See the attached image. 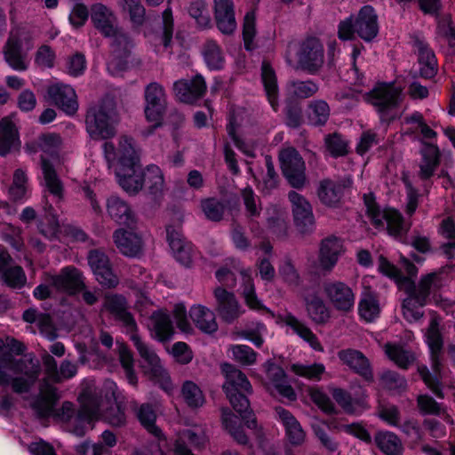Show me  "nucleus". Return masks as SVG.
<instances>
[{
  "instance_id": "nucleus-1",
  "label": "nucleus",
  "mask_w": 455,
  "mask_h": 455,
  "mask_svg": "<svg viewBox=\"0 0 455 455\" xmlns=\"http://www.w3.org/2000/svg\"><path fill=\"white\" fill-rule=\"evenodd\" d=\"M225 376L223 389L233 409L245 421L247 427L256 428V419L250 410L247 395L251 394L252 387L246 375L235 366L224 363L221 365Z\"/></svg>"
},
{
  "instance_id": "nucleus-2",
  "label": "nucleus",
  "mask_w": 455,
  "mask_h": 455,
  "mask_svg": "<svg viewBox=\"0 0 455 455\" xmlns=\"http://www.w3.org/2000/svg\"><path fill=\"white\" fill-rule=\"evenodd\" d=\"M39 375V366L32 360L15 359L11 354L0 358V385L12 383L14 392H28Z\"/></svg>"
},
{
  "instance_id": "nucleus-3",
  "label": "nucleus",
  "mask_w": 455,
  "mask_h": 455,
  "mask_svg": "<svg viewBox=\"0 0 455 455\" xmlns=\"http://www.w3.org/2000/svg\"><path fill=\"white\" fill-rule=\"evenodd\" d=\"M118 122L115 101L112 99H104L87 111L86 131L93 140H107L116 135Z\"/></svg>"
},
{
  "instance_id": "nucleus-4",
  "label": "nucleus",
  "mask_w": 455,
  "mask_h": 455,
  "mask_svg": "<svg viewBox=\"0 0 455 455\" xmlns=\"http://www.w3.org/2000/svg\"><path fill=\"white\" fill-rule=\"evenodd\" d=\"M378 32V17L370 5L363 6L356 17L350 16L338 26V36L344 41L353 40L357 34L363 40L370 42L377 36Z\"/></svg>"
},
{
  "instance_id": "nucleus-5",
  "label": "nucleus",
  "mask_w": 455,
  "mask_h": 455,
  "mask_svg": "<svg viewBox=\"0 0 455 455\" xmlns=\"http://www.w3.org/2000/svg\"><path fill=\"white\" fill-rule=\"evenodd\" d=\"M131 339L141 357V368L144 374L158 383L164 391L171 392L173 387L170 375L155 350L146 344L136 331L131 334Z\"/></svg>"
},
{
  "instance_id": "nucleus-6",
  "label": "nucleus",
  "mask_w": 455,
  "mask_h": 455,
  "mask_svg": "<svg viewBox=\"0 0 455 455\" xmlns=\"http://www.w3.org/2000/svg\"><path fill=\"white\" fill-rule=\"evenodd\" d=\"M366 212L376 228L385 229L390 235L402 237L409 229L402 214L395 209L380 210L375 201L374 196L363 195Z\"/></svg>"
},
{
  "instance_id": "nucleus-7",
  "label": "nucleus",
  "mask_w": 455,
  "mask_h": 455,
  "mask_svg": "<svg viewBox=\"0 0 455 455\" xmlns=\"http://www.w3.org/2000/svg\"><path fill=\"white\" fill-rule=\"evenodd\" d=\"M60 397L58 389L44 380L40 385L39 394L32 407L40 417L55 416L63 421H68L74 414V405L70 402H64L60 410L54 411Z\"/></svg>"
},
{
  "instance_id": "nucleus-8",
  "label": "nucleus",
  "mask_w": 455,
  "mask_h": 455,
  "mask_svg": "<svg viewBox=\"0 0 455 455\" xmlns=\"http://www.w3.org/2000/svg\"><path fill=\"white\" fill-rule=\"evenodd\" d=\"M299 67L311 74H316L324 63V48L319 38L309 36L302 40L298 48Z\"/></svg>"
},
{
  "instance_id": "nucleus-9",
  "label": "nucleus",
  "mask_w": 455,
  "mask_h": 455,
  "mask_svg": "<svg viewBox=\"0 0 455 455\" xmlns=\"http://www.w3.org/2000/svg\"><path fill=\"white\" fill-rule=\"evenodd\" d=\"M111 38L110 54L108 60V69L112 74L128 68L133 42L122 29H117Z\"/></svg>"
},
{
  "instance_id": "nucleus-10",
  "label": "nucleus",
  "mask_w": 455,
  "mask_h": 455,
  "mask_svg": "<svg viewBox=\"0 0 455 455\" xmlns=\"http://www.w3.org/2000/svg\"><path fill=\"white\" fill-rule=\"evenodd\" d=\"M103 148L109 167H128L140 164L133 140L128 136L120 137L116 148L111 142H106Z\"/></svg>"
},
{
  "instance_id": "nucleus-11",
  "label": "nucleus",
  "mask_w": 455,
  "mask_h": 455,
  "mask_svg": "<svg viewBox=\"0 0 455 455\" xmlns=\"http://www.w3.org/2000/svg\"><path fill=\"white\" fill-rule=\"evenodd\" d=\"M281 168L291 187L302 188L306 184L305 163L293 148H283L279 153Z\"/></svg>"
},
{
  "instance_id": "nucleus-12",
  "label": "nucleus",
  "mask_w": 455,
  "mask_h": 455,
  "mask_svg": "<svg viewBox=\"0 0 455 455\" xmlns=\"http://www.w3.org/2000/svg\"><path fill=\"white\" fill-rule=\"evenodd\" d=\"M145 116L154 127L160 125L166 108V95L158 83H150L145 88Z\"/></svg>"
},
{
  "instance_id": "nucleus-13",
  "label": "nucleus",
  "mask_w": 455,
  "mask_h": 455,
  "mask_svg": "<svg viewBox=\"0 0 455 455\" xmlns=\"http://www.w3.org/2000/svg\"><path fill=\"white\" fill-rule=\"evenodd\" d=\"M296 227L301 233H310L315 227L313 209L308 200L296 191L288 194Z\"/></svg>"
},
{
  "instance_id": "nucleus-14",
  "label": "nucleus",
  "mask_w": 455,
  "mask_h": 455,
  "mask_svg": "<svg viewBox=\"0 0 455 455\" xmlns=\"http://www.w3.org/2000/svg\"><path fill=\"white\" fill-rule=\"evenodd\" d=\"M45 281L55 291L76 294L84 287L82 273L73 266L63 267L58 275H45Z\"/></svg>"
},
{
  "instance_id": "nucleus-15",
  "label": "nucleus",
  "mask_w": 455,
  "mask_h": 455,
  "mask_svg": "<svg viewBox=\"0 0 455 455\" xmlns=\"http://www.w3.org/2000/svg\"><path fill=\"white\" fill-rule=\"evenodd\" d=\"M402 283L404 284L403 290L408 295L416 296V300L419 306H424L432 291L438 290L442 286V278L440 272H431L422 275L418 286L415 285L411 278H403Z\"/></svg>"
},
{
  "instance_id": "nucleus-16",
  "label": "nucleus",
  "mask_w": 455,
  "mask_h": 455,
  "mask_svg": "<svg viewBox=\"0 0 455 455\" xmlns=\"http://www.w3.org/2000/svg\"><path fill=\"white\" fill-rule=\"evenodd\" d=\"M87 259L100 284L107 288H114L118 284L119 279L112 270L108 257L102 251H90Z\"/></svg>"
},
{
  "instance_id": "nucleus-17",
  "label": "nucleus",
  "mask_w": 455,
  "mask_h": 455,
  "mask_svg": "<svg viewBox=\"0 0 455 455\" xmlns=\"http://www.w3.org/2000/svg\"><path fill=\"white\" fill-rule=\"evenodd\" d=\"M401 89L389 84L376 86L368 94L365 100L370 102L379 113L396 107L401 100Z\"/></svg>"
},
{
  "instance_id": "nucleus-18",
  "label": "nucleus",
  "mask_w": 455,
  "mask_h": 455,
  "mask_svg": "<svg viewBox=\"0 0 455 455\" xmlns=\"http://www.w3.org/2000/svg\"><path fill=\"white\" fill-rule=\"evenodd\" d=\"M323 292L337 310L347 312L354 307L355 294L345 283L340 281L324 283Z\"/></svg>"
},
{
  "instance_id": "nucleus-19",
  "label": "nucleus",
  "mask_w": 455,
  "mask_h": 455,
  "mask_svg": "<svg viewBox=\"0 0 455 455\" xmlns=\"http://www.w3.org/2000/svg\"><path fill=\"white\" fill-rule=\"evenodd\" d=\"M21 37L22 34L20 31H12L3 47L4 60L16 71L27 70L29 63L26 53L21 49Z\"/></svg>"
},
{
  "instance_id": "nucleus-20",
  "label": "nucleus",
  "mask_w": 455,
  "mask_h": 455,
  "mask_svg": "<svg viewBox=\"0 0 455 455\" xmlns=\"http://www.w3.org/2000/svg\"><path fill=\"white\" fill-rule=\"evenodd\" d=\"M267 388L271 392H276L279 395L289 401L296 400V393L292 387L288 383L284 371L273 363H266Z\"/></svg>"
},
{
  "instance_id": "nucleus-21",
  "label": "nucleus",
  "mask_w": 455,
  "mask_h": 455,
  "mask_svg": "<svg viewBox=\"0 0 455 455\" xmlns=\"http://www.w3.org/2000/svg\"><path fill=\"white\" fill-rule=\"evenodd\" d=\"M48 100L68 115H74L78 108L75 90L63 84H54L47 89Z\"/></svg>"
},
{
  "instance_id": "nucleus-22",
  "label": "nucleus",
  "mask_w": 455,
  "mask_h": 455,
  "mask_svg": "<svg viewBox=\"0 0 455 455\" xmlns=\"http://www.w3.org/2000/svg\"><path fill=\"white\" fill-rule=\"evenodd\" d=\"M213 293L217 303L216 310L224 322L233 323L243 313L234 293L222 287H217Z\"/></svg>"
},
{
  "instance_id": "nucleus-23",
  "label": "nucleus",
  "mask_w": 455,
  "mask_h": 455,
  "mask_svg": "<svg viewBox=\"0 0 455 455\" xmlns=\"http://www.w3.org/2000/svg\"><path fill=\"white\" fill-rule=\"evenodd\" d=\"M208 442L204 428L200 426H194L183 430L175 443L174 455H194L187 447V443L195 449L204 448Z\"/></svg>"
},
{
  "instance_id": "nucleus-24",
  "label": "nucleus",
  "mask_w": 455,
  "mask_h": 455,
  "mask_svg": "<svg viewBox=\"0 0 455 455\" xmlns=\"http://www.w3.org/2000/svg\"><path fill=\"white\" fill-rule=\"evenodd\" d=\"M146 324L151 336L161 342L170 340L174 333L170 315L164 309L153 311Z\"/></svg>"
},
{
  "instance_id": "nucleus-25",
  "label": "nucleus",
  "mask_w": 455,
  "mask_h": 455,
  "mask_svg": "<svg viewBox=\"0 0 455 455\" xmlns=\"http://www.w3.org/2000/svg\"><path fill=\"white\" fill-rule=\"evenodd\" d=\"M113 241L118 251L125 256L137 257L142 252V238L132 228L130 229L120 228L115 230Z\"/></svg>"
},
{
  "instance_id": "nucleus-26",
  "label": "nucleus",
  "mask_w": 455,
  "mask_h": 455,
  "mask_svg": "<svg viewBox=\"0 0 455 455\" xmlns=\"http://www.w3.org/2000/svg\"><path fill=\"white\" fill-rule=\"evenodd\" d=\"M91 20L94 28L105 37L111 36L120 28L114 12L100 3L92 5Z\"/></svg>"
},
{
  "instance_id": "nucleus-27",
  "label": "nucleus",
  "mask_w": 455,
  "mask_h": 455,
  "mask_svg": "<svg viewBox=\"0 0 455 455\" xmlns=\"http://www.w3.org/2000/svg\"><path fill=\"white\" fill-rule=\"evenodd\" d=\"M213 4L218 29L224 35L233 34L237 27L233 0H213Z\"/></svg>"
},
{
  "instance_id": "nucleus-28",
  "label": "nucleus",
  "mask_w": 455,
  "mask_h": 455,
  "mask_svg": "<svg viewBox=\"0 0 455 455\" xmlns=\"http://www.w3.org/2000/svg\"><path fill=\"white\" fill-rule=\"evenodd\" d=\"M167 241L177 261L185 267H189L193 259V246L186 241L180 230L172 226L166 228Z\"/></svg>"
},
{
  "instance_id": "nucleus-29",
  "label": "nucleus",
  "mask_w": 455,
  "mask_h": 455,
  "mask_svg": "<svg viewBox=\"0 0 455 455\" xmlns=\"http://www.w3.org/2000/svg\"><path fill=\"white\" fill-rule=\"evenodd\" d=\"M338 357L343 364L362 376L364 379L368 381L373 379L370 362L361 351L352 348L343 349L338 353Z\"/></svg>"
},
{
  "instance_id": "nucleus-30",
  "label": "nucleus",
  "mask_w": 455,
  "mask_h": 455,
  "mask_svg": "<svg viewBox=\"0 0 455 455\" xmlns=\"http://www.w3.org/2000/svg\"><path fill=\"white\" fill-rule=\"evenodd\" d=\"M104 307L117 320L123 323L131 334L136 331L137 324L133 316L128 311L127 301L124 297L116 294L108 295L105 298Z\"/></svg>"
},
{
  "instance_id": "nucleus-31",
  "label": "nucleus",
  "mask_w": 455,
  "mask_h": 455,
  "mask_svg": "<svg viewBox=\"0 0 455 455\" xmlns=\"http://www.w3.org/2000/svg\"><path fill=\"white\" fill-rule=\"evenodd\" d=\"M176 97L182 102L192 103L202 97L206 84L201 76H196L192 80H180L173 85Z\"/></svg>"
},
{
  "instance_id": "nucleus-32",
  "label": "nucleus",
  "mask_w": 455,
  "mask_h": 455,
  "mask_svg": "<svg viewBox=\"0 0 455 455\" xmlns=\"http://www.w3.org/2000/svg\"><path fill=\"white\" fill-rule=\"evenodd\" d=\"M107 212L111 220L119 225L132 227L136 218L131 206L122 198L111 196L108 198Z\"/></svg>"
},
{
  "instance_id": "nucleus-33",
  "label": "nucleus",
  "mask_w": 455,
  "mask_h": 455,
  "mask_svg": "<svg viewBox=\"0 0 455 455\" xmlns=\"http://www.w3.org/2000/svg\"><path fill=\"white\" fill-rule=\"evenodd\" d=\"M279 323L289 326L294 333L306 341L312 349L323 352V347L319 341L316 335L303 322L298 319L291 313H287L278 316Z\"/></svg>"
},
{
  "instance_id": "nucleus-34",
  "label": "nucleus",
  "mask_w": 455,
  "mask_h": 455,
  "mask_svg": "<svg viewBox=\"0 0 455 455\" xmlns=\"http://www.w3.org/2000/svg\"><path fill=\"white\" fill-rule=\"evenodd\" d=\"M115 173L120 187L129 194H136L143 188L140 165L116 167Z\"/></svg>"
},
{
  "instance_id": "nucleus-35",
  "label": "nucleus",
  "mask_w": 455,
  "mask_h": 455,
  "mask_svg": "<svg viewBox=\"0 0 455 455\" xmlns=\"http://www.w3.org/2000/svg\"><path fill=\"white\" fill-rule=\"evenodd\" d=\"M343 251L342 242L337 237H327L322 241L319 252V263L323 270L330 272L337 264Z\"/></svg>"
},
{
  "instance_id": "nucleus-36",
  "label": "nucleus",
  "mask_w": 455,
  "mask_h": 455,
  "mask_svg": "<svg viewBox=\"0 0 455 455\" xmlns=\"http://www.w3.org/2000/svg\"><path fill=\"white\" fill-rule=\"evenodd\" d=\"M275 411L276 419L285 428L289 442L293 445H299L303 443L306 438V434L296 418L283 407H276Z\"/></svg>"
},
{
  "instance_id": "nucleus-37",
  "label": "nucleus",
  "mask_w": 455,
  "mask_h": 455,
  "mask_svg": "<svg viewBox=\"0 0 455 455\" xmlns=\"http://www.w3.org/2000/svg\"><path fill=\"white\" fill-rule=\"evenodd\" d=\"M302 298L307 315L314 323L322 324L329 321L331 317L330 310L316 292L303 293Z\"/></svg>"
},
{
  "instance_id": "nucleus-38",
  "label": "nucleus",
  "mask_w": 455,
  "mask_h": 455,
  "mask_svg": "<svg viewBox=\"0 0 455 455\" xmlns=\"http://www.w3.org/2000/svg\"><path fill=\"white\" fill-rule=\"evenodd\" d=\"M426 339L431 352L432 369L435 375H439L441 371L440 354L443 348V339L439 331V323L436 319L430 321Z\"/></svg>"
},
{
  "instance_id": "nucleus-39",
  "label": "nucleus",
  "mask_w": 455,
  "mask_h": 455,
  "mask_svg": "<svg viewBox=\"0 0 455 455\" xmlns=\"http://www.w3.org/2000/svg\"><path fill=\"white\" fill-rule=\"evenodd\" d=\"M421 156L419 176L422 180H427L433 176L435 169L439 165V148L432 143H424V147L421 149Z\"/></svg>"
},
{
  "instance_id": "nucleus-40",
  "label": "nucleus",
  "mask_w": 455,
  "mask_h": 455,
  "mask_svg": "<svg viewBox=\"0 0 455 455\" xmlns=\"http://www.w3.org/2000/svg\"><path fill=\"white\" fill-rule=\"evenodd\" d=\"M189 316L196 326L205 333H213L218 329L214 313L203 305L191 307Z\"/></svg>"
},
{
  "instance_id": "nucleus-41",
  "label": "nucleus",
  "mask_w": 455,
  "mask_h": 455,
  "mask_svg": "<svg viewBox=\"0 0 455 455\" xmlns=\"http://www.w3.org/2000/svg\"><path fill=\"white\" fill-rule=\"evenodd\" d=\"M81 408L78 412V419L83 422L90 423L100 414L101 398L90 391H84L79 396Z\"/></svg>"
},
{
  "instance_id": "nucleus-42",
  "label": "nucleus",
  "mask_w": 455,
  "mask_h": 455,
  "mask_svg": "<svg viewBox=\"0 0 455 455\" xmlns=\"http://www.w3.org/2000/svg\"><path fill=\"white\" fill-rule=\"evenodd\" d=\"M20 144L18 132L11 117L0 121V155L5 156Z\"/></svg>"
},
{
  "instance_id": "nucleus-43",
  "label": "nucleus",
  "mask_w": 455,
  "mask_h": 455,
  "mask_svg": "<svg viewBox=\"0 0 455 455\" xmlns=\"http://www.w3.org/2000/svg\"><path fill=\"white\" fill-rule=\"evenodd\" d=\"M261 79L267 100L275 111L278 108V84L274 68L264 60L261 65Z\"/></svg>"
},
{
  "instance_id": "nucleus-44",
  "label": "nucleus",
  "mask_w": 455,
  "mask_h": 455,
  "mask_svg": "<svg viewBox=\"0 0 455 455\" xmlns=\"http://www.w3.org/2000/svg\"><path fill=\"white\" fill-rule=\"evenodd\" d=\"M244 112L239 110L234 112L229 117V123L227 125V132L233 140L235 147L248 156H254V146L244 142L237 134V130L243 125V116Z\"/></svg>"
},
{
  "instance_id": "nucleus-45",
  "label": "nucleus",
  "mask_w": 455,
  "mask_h": 455,
  "mask_svg": "<svg viewBox=\"0 0 455 455\" xmlns=\"http://www.w3.org/2000/svg\"><path fill=\"white\" fill-rule=\"evenodd\" d=\"M331 394L333 399L347 413L361 414L369 407L364 399H353L344 389L334 388Z\"/></svg>"
},
{
  "instance_id": "nucleus-46",
  "label": "nucleus",
  "mask_w": 455,
  "mask_h": 455,
  "mask_svg": "<svg viewBox=\"0 0 455 455\" xmlns=\"http://www.w3.org/2000/svg\"><path fill=\"white\" fill-rule=\"evenodd\" d=\"M374 441L378 448L386 455H401L403 444L400 438L389 431L376 434Z\"/></svg>"
},
{
  "instance_id": "nucleus-47",
  "label": "nucleus",
  "mask_w": 455,
  "mask_h": 455,
  "mask_svg": "<svg viewBox=\"0 0 455 455\" xmlns=\"http://www.w3.org/2000/svg\"><path fill=\"white\" fill-rule=\"evenodd\" d=\"M143 187L146 186L152 195L162 194L164 187V177L162 170L155 164L148 165L142 172Z\"/></svg>"
},
{
  "instance_id": "nucleus-48",
  "label": "nucleus",
  "mask_w": 455,
  "mask_h": 455,
  "mask_svg": "<svg viewBox=\"0 0 455 455\" xmlns=\"http://www.w3.org/2000/svg\"><path fill=\"white\" fill-rule=\"evenodd\" d=\"M317 195L323 204L336 206L342 196V187L331 180H323L320 182Z\"/></svg>"
},
{
  "instance_id": "nucleus-49",
  "label": "nucleus",
  "mask_w": 455,
  "mask_h": 455,
  "mask_svg": "<svg viewBox=\"0 0 455 455\" xmlns=\"http://www.w3.org/2000/svg\"><path fill=\"white\" fill-rule=\"evenodd\" d=\"M330 112V107L326 101L323 100H313L307 106V122L313 126H323L327 123Z\"/></svg>"
},
{
  "instance_id": "nucleus-50",
  "label": "nucleus",
  "mask_w": 455,
  "mask_h": 455,
  "mask_svg": "<svg viewBox=\"0 0 455 455\" xmlns=\"http://www.w3.org/2000/svg\"><path fill=\"white\" fill-rule=\"evenodd\" d=\"M420 72L426 77L433 76L436 72L437 60L434 52L423 42L416 44Z\"/></svg>"
},
{
  "instance_id": "nucleus-51",
  "label": "nucleus",
  "mask_w": 455,
  "mask_h": 455,
  "mask_svg": "<svg viewBox=\"0 0 455 455\" xmlns=\"http://www.w3.org/2000/svg\"><path fill=\"white\" fill-rule=\"evenodd\" d=\"M41 162L44 179L48 191L57 198H61L63 186L52 164L46 159L45 156H41Z\"/></svg>"
},
{
  "instance_id": "nucleus-52",
  "label": "nucleus",
  "mask_w": 455,
  "mask_h": 455,
  "mask_svg": "<svg viewBox=\"0 0 455 455\" xmlns=\"http://www.w3.org/2000/svg\"><path fill=\"white\" fill-rule=\"evenodd\" d=\"M290 370L295 375L312 381H320L325 373V366L321 363H292Z\"/></svg>"
},
{
  "instance_id": "nucleus-53",
  "label": "nucleus",
  "mask_w": 455,
  "mask_h": 455,
  "mask_svg": "<svg viewBox=\"0 0 455 455\" xmlns=\"http://www.w3.org/2000/svg\"><path fill=\"white\" fill-rule=\"evenodd\" d=\"M28 178L26 170H15L12 182L9 188V195L14 201H21L27 197L28 192Z\"/></svg>"
},
{
  "instance_id": "nucleus-54",
  "label": "nucleus",
  "mask_w": 455,
  "mask_h": 455,
  "mask_svg": "<svg viewBox=\"0 0 455 455\" xmlns=\"http://www.w3.org/2000/svg\"><path fill=\"white\" fill-rule=\"evenodd\" d=\"M204 61L211 69H220L224 65L223 52L214 40H207L203 48Z\"/></svg>"
},
{
  "instance_id": "nucleus-55",
  "label": "nucleus",
  "mask_w": 455,
  "mask_h": 455,
  "mask_svg": "<svg viewBox=\"0 0 455 455\" xmlns=\"http://www.w3.org/2000/svg\"><path fill=\"white\" fill-rule=\"evenodd\" d=\"M318 85L312 80L291 81L287 84V93L291 98L307 99L315 95Z\"/></svg>"
},
{
  "instance_id": "nucleus-56",
  "label": "nucleus",
  "mask_w": 455,
  "mask_h": 455,
  "mask_svg": "<svg viewBox=\"0 0 455 455\" xmlns=\"http://www.w3.org/2000/svg\"><path fill=\"white\" fill-rule=\"evenodd\" d=\"M44 210V215L39 223V230L43 235L52 240L57 236L60 230V224L55 214L52 212V205L46 203Z\"/></svg>"
},
{
  "instance_id": "nucleus-57",
  "label": "nucleus",
  "mask_w": 455,
  "mask_h": 455,
  "mask_svg": "<svg viewBox=\"0 0 455 455\" xmlns=\"http://www.w3.org/2000/svg\"><path fill=\"white\" fill-rule=\"evenodd\" d=\"M359 314L366 320L371 322L379 314V305L375 294L371 291L363 293L359 302Z\"/></svg>"
},
{
  "instance_id": "nucleus-58",
  "label": "nucleus",
  "mask_w": 455,
  "mask_h": 455,
  "mask_svg": "<svg viewBox=\"0 0 455 455\" xmlns=\"http://www.w3.org/2000/svg\"><path fill=\"white\" fill-rule=\"evenodd\" d=\"M181 395L185 403L191 408L201 407L205 402L201 388L190 380H187L183 383Z\"/></svg>"
},
{
  "instance_id": "nucleus-59",
  "label": "nucleus",
  "mask_w": 455,
  "mask_h": 455,
  "mask_svg": "<svg viewBox=\"0 0 455 455\" xmlns=\"http://www.w3.org/2000/svg\"><path fill=\"white\" fill-rule=\"evenodd\" d=\"M222 423L231 436L240 444H245L248 438L241 427L235 426L236 418L228 408L221 409Z\"/></svg>"
},
{
  "instance_id": "nucleus-60",
  "label": "nucleus",
  "mask_w": 455,
  "mask_h": 455,
  "mask_svg": "<svg viewBox=\"0 0 455 455\" xmlns=\"http://www.w3.org/2000/svg\"><path fill=\"white\" fill-rule=\"evenodd\" d=\"M119 362L124 371L127 381L133 387L137 386L138 378L134 371V360L132 352L124 345L118 348Z\"/></svg>"
},
{
  "instance_id": "nucleus-61",
  "label": "nucleus",
  "mask_w": 455,
  "mask_h": 455,
  "mask_svg": "<svg viewBox=\"0 0 455 455\" xmlns=\"http://www.w3.org/2000/svg\"><path fill=\"white\" fill-rule=\"evenodd\" d=\"M123 11L127 12L135 26H140L145 20L146 10L140 0H118Z\"/></svg>"
},
{
  "instance_id": "nucleus-62",
  "label": "nucleus",
  "mask_w": 455,
  "mask_h": 455,
  "mask_svg": "<svg viewBox=\"0 0 455 455\" xmlns=\"http://www.w3.org/2000/svg\"><path fill=\"white\" fill-rule=\"evenodd\" d=\"M201 209L209 220L220 221L226 211V205L217 198L210 197L201 201Z\"/></svg>"
},
{
  "instance_id": "nucleus-63",
  "label": "nucleus",
  "mask_w": 455,
  "mask_h": 455,
  "mask_svg": "<svg viewBox=\"0 0 455 455\" xmlns=\"http://www.w3.org/2000/svg\"><path fill=\"white\" fill-rule=\"evenodd\" d=\"M1 279L12 288H21L27 282L26 275L20 266H8L0 274Z\"/></svg>"
},
{
  "instance_id": "nucleus-64",
  "label": "nucleus",
  "mask_w": 455,
  "mask_h": 455,
  "mask_svg": "<svg viewBox=\"0 0 455 455\" xmlns=\"http://www.w3.org/2000/svg\"><path fill=\"white\" fill-rule=\"evenodd\" d=\"M386 354L396 365L403 369L408 368L414 361V356L411 353L396 345L387 344Z\"/></svg>"
}]
</instances>
